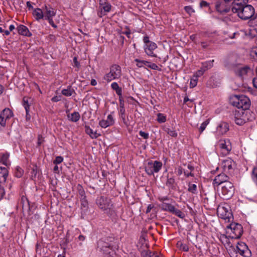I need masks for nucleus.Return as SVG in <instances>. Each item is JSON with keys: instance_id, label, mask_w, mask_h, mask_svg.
Segmentation results:
<instances>
[{"instance_id": "c9c22d12", "label": "nucleus", "mask_w": 257, "mask_h": 257, "mask_svg": "<svg viewBox=\"0 0 257 257\" xmlns=\"http://www.w3.org/2000/svg\"><path fill=\"white\" fill-rule=\"evenodd\" d=\"M134 61L137 63V66L139 68L143 67L144 66H146L148 67V65L149 63V62L148 61L141 60L139 59H135Z\"/></svg>"}, {"instance_id": "ddd939ff", "label": "nucleus", "mask_w": 257, "mask_h": 257, "mask_svg": "<svg viewBox=\"0 0 257 257\" xmlns=\"http://www.w3.org/2000/svg\"><path fill=\"white\" fill-rule=\"evenodd\" d=\"M218 216L225 221H229L231 217L230 212L225 207L219 206L217 209Z\"/></svg>"}, {"instance_id": "6ab92c4d", "label": "nucleus", "mask_w": 257, "mask_h": 257, "mask_svg": "<svg viewBox=\"0 0 257 257\" xmlns=\"http://www.w3.org/2000/svg\"><path fill=\"white\" fill-rule=\"evenodd\" d=\"M114 123V120L113 117L112 115L110 114L107 116L106 120H101L99 122V124L101 127L106 128L113 125Z\"/></svg>"}, {"instance_id": "e433bc0d", "label": "nucleus", "mask_w": 257, "mask_h": 257, "mask_svg": "<svg viewBox=\"0 0 257 257\" xmlns=\"http://www.w3.org/2000/svg\"><path fill=\"white\" fill-rule=\"evenodd\" d=\"M177 246L180 250L182 251H188L189 250L188 246L187 244L182 243V242L180 241L177 242Z\"/></svg>"}, {"instance_id": "4c0bfd02", "label": "nucleus", "mask_w": 257, "mask_h": 257, "mask_svg": "<svg viewBox=\"0 0 257 257\" xmlns=\"http://www.w3.org/2000/svg\"><path fill=\"white\" fill-rule=\"evenodd\" d=\"M77 189H78L79 195L80 196V199H84L85 198H86V195H85V191H84V189L83 188L82 186L81 185L78 184Z\"/></svg>"}, {"instance_id": "680f3d73", "label": "nucleus", "mask_w": 257, "mask_h": 257, "mask_svg": "<svg viewBox=\"0 0 257 257\" xmlns=\"http://www.w3.org/2000/svg\"><path fill=\"white\" fill-rule=\"evenodd\" d=\"M159 200L161 202V203H163V202H165V201L169 200V198L167 196L165 197H159L158 198Z\"/></svg>"}, {"instance_id": "a19ab883", "label": "nucleus", "mask_w": 257, "mask_h": 257, "mask_svg": "<svg viewBox=\"0 0 257 257\" xmlns=\"http://www.w3.org/2000/svg\"><path fill=\"white\" fill-rule=\"evenodd\" d=\"M211 43V40L208 41H202L200 42V45L203 49L211 50L210 44Z\"/></svg>"}, {"instance_id": "864d4df0", "label": "nucleus", "mask_w": 257, "mask_h": 257, "mask_svg": "<svg viewBox=\"0 0 257 257\" xmlns=\"http://www.w3.org/2000/svg\"><path fill=\"white\" fill-rule=\"evenodd\" d=\"M125 29L126 30L125 31H122L120 34L125 35L127 38H130L131 34V30L127 26L125 27Z\"/></svg>"}, {"instance_id": "37998d69", "label": "nucleus", "mask_w": 257, "mask_h": 257, "mask_svg": "<svg viewBox=\"0 0 257 257\" xmlns=\"http://www.w3.org/2000/svg\"><path fill=\"white\" fill-rule=\"evenodd\" d=\"M157 120L159 123H163L166 121V116L163 113H159L157 114Z\"/></svg>"}, {"instance_id": "8fccbe9b", "label": "nucleus", "mask_w": 257, "mask_h": 257, "mask_svg": "<svg viewBox=\"0 0 257 257\" xmlns=\"http://www.w3.org/2000/svg\"><path fill=\"white\" fill-rule=\"evenodd\" d=\"M197 81L198 78L193 77V78L191 79L190 82V87L194 88L195 86H196L197 84Z\"/></svg>"}, {"instance_id": "0e129e2a", "label": "nucleus", "mask_w": 257, "mask_h": 257, "mask_svg": "<svg viewBox=\"0 0 257 257\" xmlns=\"http://www.w3.org/2000/svg\"><path fill=\"white\" fill-rule=\"evenodd\" d=\"M143 42L145 44V45H147L150 44L151 41L149 40V37L148 36H146L144 37Z\"/></svg>"}, {"instance_id": "393cba45", "label": "nucleus", "mask_w": 257, "mask_h": 257, "mask_svg": "<svg viewBox=\"0 0 257 257\" xmlns=\"http://www.w3.org/2000/svg\"><path fill=\"white\" fill-rule=\"evenodd\" d=\"M9 158V154L8 153L0 154V162L7 166L10 164Z\"/></svg>"}, {"instance_id": "412c9836", "label": "nucleus", "mask_w": 257, "mask_h": 257, "mask_svg": "<svg viewBox=\"0 0 257 257\" xmlns=\"http://www.w3.org/2000/svg\"><path fill=\"white\" fill-rule=\"evenodd\" d=\"M18 33L21 35L31 37L32 36V33L29 31L28 28L23 25H19L17 28Z\"/></svg>"}, {"instance_id": "603ef678", "label": "nucleus", "mask_w": 257, "mask_h": 257, "mask_svg": "<svg viewBox=\"0 0 257 257\" xmlns=\"http://www.w3.org/2000/svg\"><path fill=\"white\" fill-rule=\"evenodd\" d=\"M205 72L200 68V70H198L194 74L193 77L198 78L199 77L202 76Z\"/></svg>"}, {"instance_id": "1a4fd4ad", "label": "nucleus", "mask_w": 257, "mask_h": 257, "mask_svg": "<svg viewBox=\"0 0 257 257\" xmlns=\"http://www.w3.org/2000/svg\"><path fill=\"white\" fill-rule=\"evenodd\" d=\"M221 192L225 199L231 198L234 192V187L232 182H226L222 186Z\"/></svg>"}, {"instance_id": "bf43d9fd", "label": "nucleus", "mask_w": 257, "mask_h": 257, "mask_svg": "<svg viewBox=\"0 0 257 257\" xmlns=\"http://www.w3.org/2000/svg\"><path fill=\"white\" fill-rule=\"evenodd\" d=\"M73 61L74 63V66L76 67L77 69H79L80 66V63L77 61V57H74Z\"/></svg>"}, {"instance_id": "423d86ee", "label": "nucleus", "mask_w": 257, "mask_h": 257, "mask_svg": "<svg viewBox=\"0 0 257 257\" xmlns=\"http://www.w3.org/2000/svg\"><path fill=\"white\" fill-rule=\"evenodd\" d=\"M230 247L232 248L233 251V252H231V253L232 255H233V253H235L236 257L237 256V254H239L243 257H250L251 256V251L244 242H238L235 246L231 245Z\"/></svg>"}, {"instance_id": "9d476101", "label": "nucleus", "mask_w": 257, "mask_h": 257, "mask_svg": "<svg viewBox=\"0 0 257 257\" xmlns=\"http://www.w3.org/2000/svg\"><path fill=\"white\" fill-rule=\"evenodd\" d=\"M231 231L230 237L232 238L238 239L242 234L243 228L241 224L236 223H232L228 226Z\"/></svg>"}, {"instance_id": "dca6fc26", "label": "nucleus", "mask_w": 257, "mask_h": 257, "mask_svg": "<svg viewBox=\"0 0 257 257\" xmlns=\"http://www.w3.org/2000/svg\"><path fill=\"white\" fill-rule=\"evenodd\" d=\"M221 165L224 171L229 172L235 167V162L230 158L223 160Z\"/></svg>"}, {"instance_id": "20e7f679", "label": "nucleus", "mask_w": 257, "mask_h": 257, "mask_svg": "<svg viewBox=\"0 0 257 257\" xmlns=\"http://www.w3.org/2000/svg\"><path fill=\"white\" fill-rule=\"evenodd\" d=\"M230 103L241 109L249 110L250 99L244 95H233L229 98Z\"/></svg>"}, {"instance_id": "5fc2aeb1", "label": "nucleus", "mask_w": 257, "mask_h": 257, "mask_svg": "<svg viewBox=\"0 0 257 257\" xmlns=\"http://www.w3.org/2000/svg\"><path fill=\"white\" fill-rule=\"evenodd\" d=\"M185 11L189 15L193 13L194 12V10L191 6H186L184 8Z\"/></svg>"}, {"instance_id": "338daca9", "label": "nucleus", "mask_w": 257, "mask_h": 257, "mask_svg": "<svg viewBox=\"0 0 257 257\" xmlns=\"http://www.w3.org/2000/svg\"><path fill=\"white\" fill-rule=\"evenodd\" d=\"M125 110L124 108H119V116H123L125 115Z\"/></svg>"}, {"instance_id": "c85d7f7f", "label": "nucleus", "mask_w": 257, "mask_h": 257, "mask_svg": "<svg viewBox=\"0 0 257 257\" xmlns=\"http://www.w3.org/2000/svg\"><path fill=\"white\" fill-rule=\"evenodd\" d=\"M159 206L162 210L168 211L169 212H171L174 207L172 204L166 202H163V203L160 204Z\"/></svg>"}, {"instance_id": "de8ad7c7", "label": "nucleus", "mask_w": 257, "mask_h": 257, "mask_svg": "<svg viewBox=\"0 0 257 257\" xmlns=\"http://www.w3.org/2000/svg\"><path fill=\"white\" fill-rule=\"evenodd\" d=\"M208 123L209 121L208 120H206L201 124L199 128L200 133H202L204 131V130L205 129L206 126Z\"/></svg>"}, {"instance_id": "2f4dec72", "label": "nucleus", "mask_w": 257, "mask_h": 257, "mask_svg": "<svg viewBox=\"0 0 257 257\" xmlns=\"http://www.w3.org/2000/svg\"><path fill=\"white\" fill-rule=\"evenodd\" d=\"M175 180L174 177H169V175L167 176V180L166 183V185L168 186L170 189H175Z\"/></svg>"}, {"instance_id": "4d7b16f0", "label": "nucleus", "mask_w": 257, "mask_h": 257, "mask_svg": "<svg viewBox=\"0 0 257 257\" xmlns=\"http://www.w3.org/2000/svg\"><path fill=\"white\" fill-rule=\"evenodd\" d=\"M119 108H124V101L122 95L119 96Z\"/></svg>"}, {"instance_id": "c03bdc74", "label": "nucleus", "mask_w": 257, "mask_h": 257, "mask_svg": "<svg viewBox=\"0 0 257 257\" xmlns=\"http://www.w3.org/2000/svg\"><path fill=\"white\" fill-rule=\"evenodd\" d=\"M103 79L106 80L107 82H110L114 79H116L113 75H112V74L109 72V73L106 74L103 77Z\"/></svg>"}, {"instance_id": "6e6552de", "label": "nucleus", "mask_w": 257, "mask_h": 257, "mask_svg": "<svg viewBox=\"0 0 257 257\" xmlns=\"http://www.w3.org/2000/svg\"><path fill=\"white\" fill-rule=\"evenodd\" d=\"M162 167V163L160 161L149 162L145 167V171L149 175H153L154 173H158Z\"/></svg>"}, {"instance_id": "f257e3e1", "label": "nucleus", "mask_w": 257, "mask_h": 257, "mask_svg": "<svg viewBox=\"0 0 257 257\" xmlns=\"http://www.w3.org/2000/svg\"><path fill=\"white\" fill-rule=\"evenodd\" d=\"M248 0H236L231 7V12L236 14L243 20L252 19L254 15V9L250 5H247Z\"/></svg>"}, {"instance_id": "cd10ccee", "label": "nucleus", "mask_w": 257, "mask_h": 257, "mask_svg": "<svg viewBox=\"0 0 257 257\" xmlns=\"http://www.w3.org/2000/svg\"><path fill=\"white\" fill-rule=\"evenodd\" d=\"M214 60L207 61L202 63V66L201 68L205 72L208 69H211L213 66Z\"/></svg>"}, {"instance_id": "7c9ffc66", "label": "nucleus", "mask_w": 257, "mask_h": 257, "mask_svg": "<svg viewBox=\"0 0 257 257\" xmlns=\"http://www.w3.org/2000/svg\"><path fill=\"white\" fill-rule=\"evenodd\" d=\"M100 5L104 12L108 13L110 11L111 6L108 3L106 2L105 0H100Z\"/></svg>"}, {"instance_id": "ea45409f", "label": "nucleus", "mask_w": 257, "mask_h": 257, "mask_svg": "<svg viewBox=\"0 0 257 257\" xmlns=\"http://www.w3.org/2000/svg\"><path fill=\"white\" fill-rule=\"evenodd\" d=\"M200 7L202 8H205V11L208 12H210V7L209 4L207 3L206 1H202L200 3Z\"/></svg>"}, {"instance_id": "4be33fe9", "label": "nucleus", "mask_w": 257, "mask_h": 257, "mask_svg": "<svg viewBox=\"0 0 257 257\" xmlns=\"http://www.w3.org/2000/svg\"><path fill=\"white\" fill-rule=\"evenodd\" d=\"M8 176V171L5 167H0V184L5 183Z\"/></svg>"}, {"instance_id": "0eeeda50", "label": "nucleus", "mask_w": 257, "mask_h": 257, "mask_svg": "<svg viewBox=\"0 0 257 257\" xmlns=\"http://www.w3.org/2000/svg\"><path fill=\"white\" fill-rule=\"evenodd\" d=\"M231 67L236 75L244 78L248 74L252 73L251 69L247 65L243 66L240 64H232Z\"/></svg>"}, {"instance_id": "79ce46f5", "label": "nucleus", "mask_w": 257, "mask_h": 257, "mask_svg": "<svg viewBox=\"0 0 257 257\" xmlns=\"http://www.w3.org/2000/svg\"><path fill=\"white\" fill-rule=\"evenodd\" d=\"M165 131L170 136L172 137H176L177 136V133L176 131L172 128H165Z\"/></svg>"}, {"instance_id": "774afa93", "label": "nucleus", "mask_w": 257, "mask_h": 257, "mask_svg": "<svg viewBox=\"0 0 257 257\" xmlns=\"http://www.w3.org/2000/svg\"><path fill=\"white\" fill-rule=\"evenodd\" d=\"M183 173V168L181 167H179L177 170V174L178 176H180Z\"/></svg>"}, {"instance_id": "13d9d810", "label": "nucleus", "mask_w": 257, "mask_h": 257, "mask_svg": "<svg viewBox=\"0 0 257 257\" xmlns=\"http://www.w3.org/2000/svg\"><path fill=\"white\" fill-rule=\"evenodd\" d=\"M139 135L145 139H148L149 137L148 133H145L142 131L139 132Z\"/></svg>"}, {"instance_id": "a18cd8bd", "label": "nucleus", "mask_w": 257, "mask_h": 257, "mask_svg": "<svg viewBox=\"0 0 257 257\" xmlns=\"http://www.w3.org/2000/svg\"><path fill=\"white\" fill-rule=\"evenodd\" d=\"M251 178L257 185V167L254 168L251 172Z\"/></svg>"}, {"instance_id": "49530a36", "label": "nucleus", "mask_w": 257, "mask_h": 257, "mask_svg": "<svg viewBox=\"0 0 257 257\" xmlns=\"http://www.w3.org/2000/svg\"><path fill=\"white\" fill-rule=\"evenodd\" d=\"M23 174V170L20 167H17L16 168L15 175L18 178H20Z\"/></svg>"}, {"instance_id": "72a5a7b5", "label": "nucleus", "mask_w": 257, "mask_h": 257, "mask_svg": "<svg viewBox=\"0 0 257 257\" xmlns=\"http://www.w3.org/2000/svg\"><path fill=\"white\" fill-rule=\"evenodd\" d=\"M30 98L27 97H24L23 99V105L26 111H30V106L31 103L29 102Z\"/></svg>"}, {"instance_id": "2eb2a0df", "label": "nucleus", "mask_w": 257, "mask_h": 257, "mask_svg": "<svg viewBox=\"0 0 257 257\" xmlns=\"http://www.w3.org/2000/svg\"><path fill=\"white\" fill-rule=\"evenodd\" d=\"M157 48V44L153 42H151L149 44L145 45L144 47L145 52L147 55L149 56L154 57H157V55L154 53V51Z\"/></svg>"}, {"instance_id": "a211bd4d", "label": "nucleus", "mask_w": 257, "mask_h": 257, "mask_svg": "<svg viewBox=\"0 0 257 257\" xmlns=\"http://www.w3.org/2000/svg\"><path fill=\"white\" fill-rule=\"evenodd\" d=\"M229 177L224 173H221L216 176L213 180V184L217 185L221 184H224L226 182H228Z\"/></svg>"}, {"instance_id": "bb28decb", "label": "nucleus", "mask_w": 257, "mask_h": 257, "mask_svg": "<svg viewBox=\"0 0 257 257\" xmlns=\"http://www.w3.org/2000/svg\"><path fill=\"white\" fill-rule=\"evenodd\" d=\"M85 132L92 139H96L100 134L97 133V132H94L89 126L85 125Z\"/></svg>"}, {"instance_id": "5701e85b", "label": "nucleus", "mask_w": 257, "mask_h": 257, "mask_svg": "<svg viewBox=\"0 0 257 257\" xmlns=\"http://www.w3.org/2000/svg\"><path fill=\"white\" fill-rule=\"evenodd\" d=\"M61 93L67 97L71 96L73 94H76L75 90L70 85L66 89H63L61 91Z\"/></svg>"}, {"instance_id": "09e8293b", "label": "nucleus", "mask_w": 257, "mask_h": 257, "mask_svg": "<svg viewBox=\"0 0 257 257\" xmlns=\"http://www.w3.org/2000/svg\"><path fill=\"white\" fill-rule=\"evenodd\" d=\"M63 158L62 156H57L53 161V163L55 165H58L61 163L63 161Z\"/></svg>"}, {"instance_id": "a878e982", "label": "nucleus", "mask_w": 257, "mask_h": 257, "mask_svg": "<svg viewBox=\"0 0 257 257\" xmlns=\"http://www.w3.org/2000/svg\"><path fill=\"white\" fill-rule=\"evenodd\" d=\"M67 117L70 121L76 122L79 120L80 115L78 112L75 111L72 113L68 114Z\"/></svg>"}, {"instance_id": "f8f14e48", "label": "nucleus", "mask_w": 257, "mask_h": 257, "mask_svg": "<svg viewBox=\"0 0 257 257\" xmlns=\"http://www.w3.org/2000/svg\"><path fill=\"white\" fill-rule=\"evenodd\" d=\"M44 18L47 20L53 18L56 14V11L50 5H45L43 7Z\"/></svg>"}, {"instance_id": "f3484780", "label": "nucleus", "mask_w": 257, "mask_h": 257, "mask_svg": "<svg viewBox=\"0 0 257 257\" xmlns=\"http://www.w3.org/2000/svg\"><path fill=\"white\" fill-rule=\"evenodd\" d=\"M226 2L217 3L216 5V10L221 14H224L231 11V8L226 5Z\"/></svg>"}, {"instance_id": "b1692460", "label": "nucleus", "mask_w": 257, "mask_h": 257, "mask_svg": "<svg viewBox=\"0 0 257 257\" xmlns=\"http://www.w3.org/2000/svg\"><path fill=\"white\" fill-rule=\"evenodd\" d=\"M33 15L37 21H39L40 20L44 18V16L43 8L35 9L33 12Z\"/></svg>"}, {"instance_id": "39448f33", "label": "nucleus", "mask_w": 257, "mask_h": 257, "mask_svg": "<svg viewBox=\"0 0 257 257\" xmlns=\"http://www.w3.org/2000/svg\"><path fill=\"white\" fill-rule=\"evenodd\" d=\"M254 118V114L250 110L240 109L236 110L234 113V122L239 125H242Z\"/></svg>"}, {"instance_id": "052dcab7", "label": "nucleus", "mask_w": 257, "mask_h": 257, "mask_svg": "<svg viewBox=\"0 0 257 257\" xmlns=\"http://www.w3.org/2000/svg\"><path fill=\"white\" fill-rule=\"evenodd\" d=\"M5 194V191L4 187L0 184V200H1Z\"/></svg>"}, {"instance_id": "69168bd1", "label": "nucleus", "mask_w": 257, "mask_h": 257, "mask_svg": "<svg viewBox=\"0 0 257 257\" xmlns=\"http://www.w3.org/2000/svg\"><path fill=\"white\" fill-rule=\"evenodd\" d=\"M49 22V23L50 25H51L54 28H57V26L56 25H55L53 22V18L47 20Z\"/></svg>"}, {"instance_id": "aec40b11", "label": "nucleus", "mask_w": 257, "mask_h": 257, "mask_svg": "<svg viewBox=\"0 0 257 257\" xmlns=\"http://www.w3.org/2000/svg\"><path fill=\"white\" fill-rule=\"evenodd\" d=\"M110 72L116 79H118L121 75V68L117 65L111 66L110 68Z\"/></svg>"}, {"instance_id": "f704fd0d", "label": "nucleus", "mask_w": 257, "mask_h": 257, "mask_svg": "<svg viewBox=\"0 0 257 257\" xmlns=\"http://www.w3.org/2000/svg\"><path fill=\"white\" fill-rule=\"evenodd\" d=\"M171 213L176 215L182 219H183L185 217V215L183 212H182L180 210L176 208L175 207H174Z\"/></svg>"}, {"instance_id": "e2e57ef3", "label": "nucleus", "mask_w": 257, "mask_h": 257, "mask_svg": "<svg viewBox=\"0 0 257 257\" xmlns=\"http://www.w3.org/2000/svg\"><path fill=\"white\" fill-rule=\"evenodd\" d=\"M51 100L53 102H58L61 100V96H55L52 98Z\"/></svg>"}, {"instance_id": "c756f323", "label": "nucleus", "mask_w": 257, "mask_h": 257, "mask_svg": "<svg viewBox=\"0 0 257 257\" xmlns=\"http://www.w3.org/2000/svg\"><path fill=\"white\" fill-rule=\"evenodd\" d=\"M228 130L229 125L228 123L224 122H221L218 127V131L222 134H225Z\"/></svg>"}, {"instance_id": "9b49d317", "label": "nucleus", "mask_w": 257, "mask_h": 257, "mask_svg": "<svg viewBox=\"0 0 257 257\" xmlns=\"http://www.w3.org/2000/svg\"><path fill=\"white\" fill-rule=\"evenodd\" d=\"M218 146L221 150L222 154L224 156L228 155L232 149L231 144L229 140H220Z\"/></svg>"}, {"instance_id": "473e14b6", "label": "nucleus", "mask_w": 257, "mask_h": 257, "mask_svg": "<svg viewBox=\"0 0 257 257\" xmlns=\"http://www.w3.org/2000/svg\"><path fill=\"white\" fill-rule=\"evenodd\" d=\"M111 88L115 91L118 96L122 95V89L119 87L116 82H113L111 84Z\"/></svg>"}, {"instance_id": "7ed1b4c3", "label": "nucleus", "mask_w": 257, "mask_h": 257, "mask_svg": "<svg viewBox=\"0 0 257 257\" xmlns=\"http://www.w3.org/2000/svg\"><path fill=\"white\" fill-rule=\"evenodd\" d=\"M96 203L99 208L109 217H114L116 216L113 205L109 198L104 196L98 197L96 200Z\"/></svg>"}, {"instance_id": "6e6d98bb", "label": "nucleus", "mask_w": 257, "mask_h": 257, "mask_svg": "<svg viewBox=\"0 0 257 257\" xmlns=\"http://www.w3.org/2000/svg\"><path fill=\"white\" fill-rule=\"evenodd\" d=\"M44 142V139L42 135H39L38 137L37 145L38 146H40Z\"/></svg>"}, {"instance_id": "f03ea898", "label": "nucleus", "mask_w": 257, "mask_h": 257, "mask_svg": "<svg viewBox=\"0 0 257 257\" xmlns=\"http://www.w3.org/2000/svg\"><path fill=\"white\" fill-rule=\"evenodd\" d=\"M97 249L103 253L112 255L118 246L114 237L108 236L99 239L97 242Z\"/></svg>"}, {"instance_id": "4468645a", "label": "nucleus", "mask_w": 257, "mask_h": 257, "mask_svg": "<svg viewBox=\"0 0 257 257\" xmlns=\"http://www.w3.org/2000/svg\"><path fill=\"white\" fill-rule=\"evenodd\" d=\"M13 115L11 110L8 108L4 109L0 114V124L4 127L6 126V121L9 119Z\"/></svg>"}, {"instance_id": "3c124183", "label": "nucleus", "mask_w": 257, "mask_h": 257, "mask_svg": "<svg viewBox=\"0 0 257 257\" xmlns=\"http://www.w3.org/2000/svg\"><path fill=\"white\" fill-rule=\"evenodd\" d=\"M148 67L153 70H157L161 71V69L155 63H152L149 62Z\"/></svg>"}, {"instance_id": "58836bf2", "label": "nucleus", "mask_w": 257, "mask_h": 257, "mask_svg": "<svg viewBox=\"0 0 257 257\" xmlns=\"http://www.w3.org/2000/svg\"><path fill=\"white\" fill-rule=\"evenodd\" d=\"M197 188L196 185L194 184H192L191 183H189L188 191L189 192H191L193 194H196L197 193Z\"/></svg>"}]
</instances>
